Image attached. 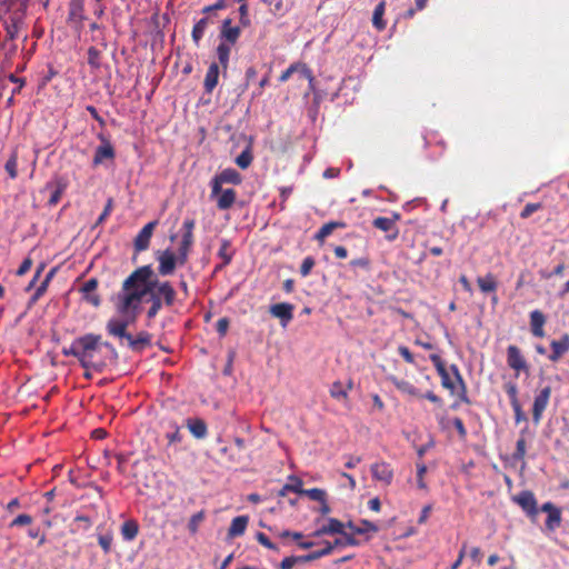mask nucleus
<instances>
[{"mask_svg":"<svg viewBox=\"0 0 569 569\" xmlns=\"http://www.w3.org/2000/svg\"><path fill=\"white\" fill-rule=\"evenodd\" d=\"M343 529L345 523L336 518H329L327 523V531H329L330 535H341L345 531Z\"/></svg>","mask_w":569,"mask_h":569,"instance_id":"nucleus-47","label":"nucleus"},{"mask_svg":"<svg viewBox=\"0 0 569 569\" xmlns=\"http://www.w3.org/2000/svg\"><path fill=\"white\" fill-rule=\"evenodd\" d=\"M187 428L190 433L196 439H204L208 435V427L203 419L200 418H189L186 422Z\"/></svg>","mask_w":569,"mask_h":569,"instance_id":"nucleus-25","label":"nucleus"},{"mask_svg":"<svg viewBox=\"0 0 569 569\" xmlns=\"http://www.w3.org/2000/svg\"><path fill=\"white\" fill-rule=\"evenodd\" d=\"M262 1L269 6V9L273 14H283L286 11L282 0H262Z\"/></svg>","mask_w":569,"mask_h":569,"instance_id":"nucleus-52","label":"nucleus"},{"mask_svg":"<svg viewBox=\"0 0 569 569\" xmlns=\"http://www.w3.org/2000/svg\"><path fill=\"white\" fill-rule=\"evenodd\" d=\"M372 478L383 486H390L393 480V469L386 461L376 462L371 466Z\"/></svg>","mask_w":569,"mask_h":569,"instance_id":"nucleus-15","label":"nucleus"},{"mask_svg":"<svg viewBox=\"0 0 569 569\" xmlns=\"http://www.w3.org/2000/svg\"><path fill=\"white\" fill-rule=\"evenodd\" d=\"M332 551H333V545H331V542H329V541H326V546L322 549L315 550L308 555L300 556L301 563L315 561L317 559H320L325 556L330 555Z\"/></svg>","mask_w":569,"mask_h":569,"instance_id":"nucleus-31","label":"nucleus"},{"mask_svg":"<svg viewBox=\"0 0 569 569\" xmlns=\"http://www.w3.org/2000/svg\"><path fill=\"white\" fill-rule=\"evenodd\" d=\"M194 227H196L194 219L190 218V219H186L183 221V223H182V237H181V241L180 242L193 246V242H194V234H193Z\"/></svg>","mask_w":569,"mask_h":569,"instance_id":"nucleus-33","label":"nucleus"},{"mask_svg":"<svg viewBox=\"0 0 569 569\" xmlns=\"http://www.w3.org/2000/svg\"><path fill=\"white\" fill-rule=\"evenodd\" d=\"M32 523V517L27 513H21L17 516L11 522L10 527H21V526H28Z\"/></svg>","mask_w":569,"mask_h":569,"instance_id":"nucleus-56","label":"nucleus"},{"mask_svg":"<svg viewBox=\"0 0 569 569\" xmlns=\"http://www.w3.org/2000/svg\"><path fill=\"white\" fill-rule=\"evenodd\" d=\"M24 19L26 18L3 16V26L7 39L13 41L19 37V33L24 26Z\"/></svg>","mask_w":569,"mask_h":569,"instance_id":"nucleus-21","label":"nucleus"},{"mask_svg":"<svg viewBox=\"0 0 569 569\" xmlns=\"http://www.w3.org/2000/svg\"><path fill=\"white\" fill-rule=\"evenodd\" d=\"M206 518L204 510H200L191 516L188 522V530L191 535H196L198 532L199 526Z\"/></svg>","mask_w":569,"mask_h":569,"instance_id":"nucleus-43","label":"nucleus"},{"mask_svg":"<svg viewBox=\"0 0 569 569\" xmlns=\"http://www.w3.org/2000/svg\"><path fill=\"white\" fill-rule=\"evenodd\" d=\"M119 315L122 316V319H110L106 325V330L109 336L119 338L121 340L124 339L127 341V337L131 335L127 331L128 326L130 323H133L137 320V318H131L130 313Z\"/></svg>","mask_w":569,"mask_h":569,"instance_id":"nucleus-7","label":"nucleus"},{"mask_svg":"<svg viewBox=\"0 0 569 569\" xmlns=\"http://www.w3.org/2000/svg\"><path fill=\"white\" fill-rule=\"evenodd\" d=\"M166 438H167L169 445L180 442L182 440V436L180 433L179 427L174 426L173 427V431L172 432H168L166 435Z\"/></svg>","mask_w":569,"mask_h":569,"instance_id":"nucleus-62","label":"nucleus"},{"mask_svg":"<svg viewBox=\"0 0 569 569\" xmlns=\"http://www.w3.org/2000/svg\"><path fill=\"white\" fill-rule=\"evenodd\" d=\"M157 226L158 220L150 221L138 232L133 241L134 250L137 252L144 251L149 248L152 233Z\"/></svg>","mask_w":569,"mask_h":569,"instance_id":"nucleus-14","label":"nucleus"},{"mask_svg":"<svg viewBox=\"0 0 569 569\" xmlns=\"http://www.w3.org/2000/svg\"><path fill=\"white\" fill-rule=\"evenodd\" d=\"M213 199H216L217 208L219 210H228L234 204L237 199V192L231 188H221V191L217 193Z\"/></svg>","mask_w":569,"mask_h":569,"instance_id":"nucleus-23","label":"nucleus"},{"mask_svg":"<svg viewBox=\"0 0 569 569\" xmlns=\"http://www.w3.org/2000/svg\"><path fill=\"white\" fill-rule=\"evenodd\" d=\"M98 137L101 143L96 148L92 159L93 167H98L107 160L112 161L116 158V150L110 140L103 134H99Z\"/></svg>","mask_w":569,"mask_h":569,"instance_id":"nucleus-11","label":"nucleus"},{"mask_svg":"<svg viewBox=\"0 0 569 569\" xmlns=\"http://www.w3.org/2000/svg\"><path fill=\"white\" fill-rule=\"evenodd\" d=\"M139 533V525L136 520H127L121 526V535L126 541L133 540Z\"/></svg>","mask_w":569,"mask_h":569,"instance_id":"nucleus-32","label":"nucleus"},{"mask_svg":"<svg viewBox=\"0 0 569 569\" xmlns=\"http://www.w3.org/2000/svg\"><path fill=\"white\" fill-rule=\"evenodd\" d=\"M526 456V440L525 438H519L517 440L516 450L512 455L515 460H523Z\"/></svg>","mask_w":569,"mask_h":569,"instance_id":"nucleus-53","label":"nucleus"},{"mask_svg":"<svg viewBox=\"0 0 569 569\" xmlns=\"http://www.w3.org/2000/svg\"><path fill=\"white\" fill-rule=\"evenodd\" d=\"M352 388V383L349 382L348 387L345 388L342 382L335 381L330 387V396L337 400L346 399L348 397V390Z\"/></svg>","mask_w":569,"mask_h":569,"instance_id":"nucleus-39","label":"nucleus"},{"mask_svg":"<svg viewBox=\"0 0 569 569\" xmlns=\"http://www.w3.org/2000/svg\"><path fill=\"white\" fill-rule=\"evenodd\" d=\"M112 210H113V199L109 198L107 200L103 211L101 212V214L99 216V218L96 221V226L103 223L107 220V218L110 216Z\"/></svg>","mask_w":569,"mask_h":569,"instance_id":"nucleus-54","label":"nucleus"},{"mask_svg":"<svg viewBox=\"0 0 569 569\" xmlns=\"http://www.w3.org/2000/svg\"><path fill=\"white\" fill-rule=\"evenodd\" d=\"M157 261L159 263L158 273L162 277L173 274L177 266H179V258L169 248L157 252Z\"/></svg>","mask_w":569,"mask_h":569,"instance_id":"nucleus-8","label":"nucleus"},{"mask_svg":"<svg viewBox=\"0 0 569 569\" xmlns=\"http://www.w3.org/2000/svg\"><path fill=\"white\" fill-rule=\"evenodd\" d=\"M542 208V204L537 202V203H527L525 206V208L522 209V211L520 212V218L522 219H527L529 218L533 212L540 210Z\"/></svg>","mask_w":569,"mask_h":569,"instance_id":"nucleus-58","label":"nucleus"},{"mask_svg":"<svg viewBox=\"0 0 569 569\" xmlns=\"http://www.w3.org/2000/svg\"><path fill=\"white\" fill-rule=\"evenodd\" d=\"M541 511L547 512L546 528L549 531H555L561 523V510L552 502H546L541 506Z\"/></svg>","mask_w":569,"mask_h":569,"instance_id":"nucleus-19","label":"nucleus"},{"mask_svg":"<svg viewBox=\"0 0 569 569\" xmlns=\"http://www.w3.org/2000/svg\"><path fill=\"white\" fill-rule=\"evenodd\" d=\"M99 286V281L97 278H90L79 288V292L81 293V298L87 303L92 307L98 308L101 305V298L97 293V289Z\"/></svg>","mask_w":569,"mask_h":569,"instance_id":"nucleus-13","label":"nucleus"},{"mask_svg":"<svg viewBox=\"0 0 569 569\" xmlns=\"http://www.w3.org/2000/svg\"><path fill=\"white\" fill-rule=\"evenodd\" d=\"M302 480L298 477H290V483H286L280 490L279 495L284 496L287 491H293L299 495H302Z\"/></svg>","mask_w":569,"mask_h":569,"instance_id":"nucleus-41","label":"nucleus"},{"mask_svg":"<svg viewBox=\"0 0 569 569\" xmlns=\"http://www.w3.org/2000/svg\"><path fill=\"white\" fill-rule=\"evenodd\" d=\"M429 359L433 363L438 375L441 378V386L449 390L451 395H456L460 402L470 403V399L467 393V386L459 371V368L456 365L450 366V370L455 377V380H452L443 360L439 355L432 353L429 356Z\"/></svg>","mask_w":569,"mask_h":569,"instance_id":"nucleus-3","label":"nucleus"},{"mask_svg":"<svg viewBox=\"0 0 569 569\" xmlns=\"http://www.w3.org/2000/svg\"><path fill=\"white\" fill-rule=\"evenodd\" d=\"M88 64L94 70H98L101 67V51L96 47H90L88 49Z\"/></svg>","mask_w":569,"mask_h":569,"instance_id":"nucleus-44","label":"nucleus"},{"mask_svg":"<svg viewBox=\"0 0 569 569\" xmlns=\"http://www.w3.org/2000/svg\"><path fill=\"white\" fill-rule=\"evenodd\" d=\"M127 346L136 352H141L151 346V335L148 331H140L136 337H127Z\"/></svg>","mask_w":569,"mask_h":569,"instance_id":"nucleus-22","label":"nucleus"},{"mask_svg":"<svg viewBox=\"0 0 569 569\" xmlns=\"http://www.w3.org/2000/svg\"><path fill=\"white\" fill-rule=\"evenodd\" d=\"M239 13H240V19H239L240 24L242 27L250 26V19H249V16H248V6L246 3H242L239 7Z\"/></svg>","mask_w":569,"mask_h":569,"instance_id":"nucleus-63","label":"nucleus"},{"mask_svg":"<svg viewBox=\"0 0 569 569\" xmlns=\"http://www.w3.org/2000/svg\"><path fill=\"white\" fill-rule=\"evenodd\" d=\"M256 539L260 545H262L267 549L279 551L278 547L273 542H271V540L263 532H257Z\"/></svg>","mask_w":569,"mask_h":569,"instance_id":"nucleus-59","label":"nucleus"},{"mask_svg":"<svg viewBox=\"0 0 569 569\" xmlns=\"http://www.w3.org/2000/svg\"><path fill=\"white\" fill-rule=\"evenodd\" d=\"M241 30L238 26H232V20L230 18H226L222 21L220 29V42L229 43L234 46L240 37Z\"/></svg>","mask_w":569,"mask_h":569,"instance_id":"nucleus-16","label":"nucleus"},{"mask_svg":"<svg viewBox=\"0 0 569 569\" xmlns=\"http://www.w3.org/2000/svg\"><path fill=\"white\" fill-rule=\"evenodd\" d=\"M545 323H546V316L540 310H533L530 312V331L532 336L537 338H543L545 332Z\"/></svg>","mask_w":569,"mask_h":569,"instance_id":"nucleus-24","label":"nucleus"},{"mask_svg":"<svg viewBox=\"0 0 569 569\" xmlns=\"http://www.w3.org/2000/svg\"><path fill=\"white\" fill-rule=\"evenodd\" d=\"M506 361L508 367L515 371L516 378L521 373H530V365L527 361L522 350L516 345H509L506 349Z\"/></svg>","mask_w":569,"mask_h":569,"instance_id":"nucleus-4","label":"nucleus"},{"mask_svg":"<svg viewBox=\"0 0 569 569\" xmlns=\"http://www.w3.org/2000/svg\"><path fill=\"white\" fill-rule=\"evenodd\" d=\"M551 353L548 359L551 362L559 361L569 351V335L563 333L558 340L550 342Z\"/></svg>","mask_w":569,"mask_h":569,"instance_id":"nucleus-17","label":"nucleus"},{"mask_svg":"<svg viewBox=\"0 0 569 569\" xmlns=\"http://www.w3.org/2000/svg\"><path fill=\"white\" fill-rule=\"evenodd\" d=\"M302 495L307 496L311 500L319 501V502L327 499V492L320 488L305 489L302 491Z\"/></svg>","mask_w":569,"mask_h":569,"instance_id":"nucleus-46","label":"nucleus"},{"mask_svg":"<svg viewBox=\"0 0 569 569\" xmlns=\"http://www.w3.org/2000/svg\"><path fill=\"white\" fill-rule=\"evenodd\" d=\"M219 79V66L212 62L206 73L203 87L207 93H211L218 84Z\"/></svg>","mask_w":569,"mask_h":569,"instance_id":"nucleus-27","label":"nucleus"},{"mask_svg":"<svg viewBox=\"0 0 569 569\" xmlns=\"http://www.w3.org/2000/svg\"><path fill=\"white\" fill-rule=\"evenodd\" d=\"M232 47L233 46L223 42H220L217 47V57L223 70H227L229 66V59Z\"/></svg>","mask_w":569,"mask_h":569,"instance_id":"nucleus-36","label":"nucleus"},{"mask_svg":"<svg viewBox=\"0 0 569 569\" xmlns=\"http://www.w3.org/2000/svg\"><path fill=\"white\" fill-rule=\"evenodd\" d=\"M28 2V0H3L2 7L4 9V16L26 18Z\"/></svg>","mask_w":569,"mask_h":569,"instance_id":"nucleus-18","label":"nucleus"},{"mask_svg":"<svg viewBox=\"0 0 569 569\" xmlns=\"http://www.w3.org/2000/svg\"><path fill=\"white\" fill-rule=\"evenodd\" d=\"M551 392V387L546 386L535 396L532 405V420L536 425H539L541 421L542 415L549 405Z\"/></svg>","mask_w":569,"mask_h":569,"instance_id":"nucleus-10","label":"nucleus"},{"mask_svg":"<svg viewBox=\"0 0 569 569\" xmlns=\"http://www.w3.org/2000/svg\"><path fill=\"white\" fill-rule=\"evenodd\" d=\"M506 393L508 395L510 399V405H516L519 402L518 399V387L513 382H507L503 386Z\"/></svg>","mask_w":569,"mask_h":569,"instance_id":"nucleus-50","label":"nucleus"},{"mask_svg":"<svg viewBox=\"0 0 569 569\" xmlns=\"http://www.w3.org/2000/svg\"><path fill=\"white\" fill-rule=\"evenodd\" d=\"M401 218L400 213L393 212L392 217H377L372 221V226L383 232L387 233L386 238L389 241H393L397 239L399 234V229L397 227V221Z\"/></svg>","mask_w":569,"mask_h":569,"instance_id":"nucleus-9","label":"nucleus"},{"mask_svg":"<svg viewBox=\"0 0 569 569\" xmlns=\"http://www.w3.org/2000/svg\"><path fill=\"white\" fill-rule=\"evenodd\" d=\"M293 305L289 302H280L270 307V313L280 319L282 326H287L293 318Z\"/></svg>","mask_w":569,"mask_h":569,"instance_id":"nucleus-20","label":"nucleus"},{"mask_svg":"<svg viewBox=\"0 0 569 569\" xmlns=\"http://www.w3.org/2000/svg\"><path fill=\"white\" fill-rule=\"evenodd\" d=\"M153 276L151 266L147 264L137 268L124 279L114 298L118 313H130L131 318H138L143 298L150 297Z\"/></svg>","mask_w":569,"mask_h":569,"instance_id":"nucleus-1","label":"nucleus"},{"mask_svg":"<svg viewBox=\"0 0 569 569\" xmlns=\"http://www.w3.org/2000/svg\"><path fill=\"white\" fill-rule=\"evenodd\" d=\"M316 261L312 257L308 256L303 259L301 267H300V274L302 277H307L312 268L315 267Z\"/></svg>","mask_w":569,"mask_h":569,"instance_id":"nucleus-57","label":"nucleus"},{"mask_svg":"<svg viewBox=\"0 0 569 569\" xmlns=\"http://www.w3.org/2000/svg\"><path fill=\"white\" fill-rule=\"evenodd\" d=\"M566 269V266L563 262L558 263L551 272H541V277L545 279H550L552 277L562 276L563 271Z\"/></svg>","mask_w":569,"mask_h":569,"instance_id":"nucleus-61","label":"nucleus"},{"mask_svg":"<svg viewBox=\"0 0 569 569\" xmlns=\"http://www.w3.org/2000/svg\"><path fill=\"white\" fill-rule=\"evenodd\" d=\"M218 256L222 260V266H228L231 263L233 258V251L231 250V242L228 239L221 240L220 248L218 250Z\"/></svg>","mask_w":569,"mask_h":569,"instance_id":"nucleus-37","label":"nucleus"},{"mask_svg":"<svg viewBox=\"0 0 569 569\" xmlns=\"http://www.w3.org/2000/svg\"><path fill=\"white\" fill-rule=\"evenodd\" d=\"M297 72L308 80L310 88L313 87L315 76L312 70L306 63L297 62Z\"/></svg>","mask_w":569,"mask_h":569,"instance_id":"nucleus-48","label":"nucleus"},{"mask_svg":"<svg viewBox=\"0 0 569 569\" xmlns=\"http://www.w3.org/2000/svg\"><path fill=\"white\" fill-rule=\"evenodd\" d=\"M69 18L71 20H77V21H83L86 19L84 1L83 0H70Z\"/></svg>","mask_w":569,"mask_h":569,"instance_id":"nucleus-29","label":"nucleus"},{"mask_svg":"<svg viewBox=\"0 0 569 569\" xmlns=\"http://www.w3.org/2000/svg\"><path fill=\"white\" fill-rule=\"evenodd\" d=\"M112 540H113V537L111 533L100 535L98 537V542H99L100 547L102 548V550L104 551V553L110 552Z\"/></svg>","mask_w":569,"mask_h":569,"instance_id":"nucleus-55","label":"nucleus"},{"mask_svg":"<svg viewBox=\"0 0 569 569\" xmlns=\"http://www.w3.org/2000/svg\"><path fill=\"white\" fill-rule=\"evenodd\" d=\"M191 248V244L180 242L177 253V257L179 258V266H184L187 263Z\"/></svg>","mask_w":569,"mask_h":569,"instance_id":"nucleus-49","label":"nucleus"},{"mask_svg":"<svg viewBox=\"0 0 569 569\" xmlns=\"http://www.w3.org/2000/svg\"><path fill=\"white\" fill-rule=\"evenodd\" d=\"M301 562L300 556H290L282 559V561L279 565L280 569H292V567Z\"/></svg>","mask_w":569,"mask_h":569,"instance_id":"nucleus-60","label":"nucleus"},{"mask_svg":"<svg viewBox=\"0 0 569 569\" xmlns=\"http://www.w3.org/2000/svg\"><path fill=\"white\" fill-rule=\"evenodd\" d=\"M347 224L343 221H330L325 223L316 233V240L323 241L327 237H329L332 231L337 228H346Z\"/></svg>","mask_w":569,"mask_h":569,"instance_id":"nucleus-30","label":"nucleus"},{"mask_svg":"<svg viewBox=\"0 0 569 569\" xmlns=\"http://www.w3.org/2000/svg\"><path fill=\"white\" fill-rule=\"evenodd\" d=\"M242 182L241 174L233 168H227L221 172L217 173L210 181L211 192L210 198H214L217 193L221 191L223 184L238 186Z\"/></svg>","mask_w":569,"mask_h":569,"instance_id":"nucleus-6","label":"nucleus"},{"mask_svg":"<svg viewBox=\"0 0 569 569\" xmlns=\"http://www.w3.org/2000/svg\"><path fill=\"white\" fill-rule=\"evenodd\" d=\"M248 516H238L233 518L228 529V536L231 538L242 536L248 526Z\"/></svg>","mask_w":569,"mask_h":569,"instance_id":"nucleus-28","label":"nucleus"},{"mask_svg":"<svg viewBox=\"0 0 569 569\" xmlns=\"http://www.w3.org/2000/svg\"><path fill=\"white\" fill-rule=\"evenodd\" d=\"M212 22H213V20L211 18V16H207V17L201 18L199 21H197L194 23L192 31H191V38L197 47L200 44V41L203 38L208 26Z\"/></svg>","mask_w":569,"mask_h":569,"instance_id":"nucleus-26","label":"nucleus"},{"mask_svg":"<svg viewBox=\"0 0 569 569\" xmlns=\"http://www.w3.org/2000/svg\"><path fill=\"white\" fill-rule=\"evenodd\" d=\"M6 171L10 176L11 179H16L18 176V154L17 151H13L10 158L6 162Z\"/></svg>","mask_w":569,"mask_h":569,"instance_id":"nucleus-45","label":"nucleus"},{"mask_svg":"<svg viewBox=\"0 0 569 569\" xmlns=\"http://www.w3.org/2000/svg\"><path fill=\"white\" fill-rule=\"evenodd\" d=\"M512 501L516 502L529 517L537 516V499L532 491L522 490L517 496L512 497Z\"/></svg>","mask_w":569,"mask_h":569,"instance_id":"nucleus-12","label":"nucleus"},{"mask_svg":"<svg viewBox=\"0 0 569 569\" xmlns=\"http://www.w3.org/2000/svg\"><path fill=\"white\" fill-rule=\"evenodd\" d=\"M452 423H453L460 439H462V440L466 439L467 429H466L462 420L460 418L456 417V418H453Z\"/></svg>","mask_w":569,"mask_h":569,"instance_id":"nucleus-64","label":"nucleus"},{"mask_svg":"<svg viewBox=\"0 0 569 569\" xmlns=\"http://www.w3.org/2000/svg\"><path fill=\"white\" fill-rule=\"evenodd\" d=\"M356 535H363L367 532H378L379 528L369 520H361L360 526H355L351 521L346 525Z\"/></svg>","mask_w":569,"mask_h":569,"instance_id":"nucleus-35","label":"nucleus"},{"mask_svg":"<svg viewBox=\"0 0 569 569\" xmlns=\"http://www.w3.org/2000/svg\"><path fill=\"white\" fill-rule=\"evenodd\" d=\"M385 7H386V2L385 1H381L379 2L376 8H375V11H373V16H372V24L373 27L378 30V31H382L385 28H386V22L385 20L382 19L383 14H385Z\"/></svg>","mask_w":569,"mask_h":569,"instance_id":"nucleus-38","label":"nucleus"},{"mask_svg":"<svg viewBox=\"0 0 569 569\" xmlns=\"http://www.w3.org/2000/svg\"><path fill=\"white\" fill-rule=\"evenodd\" d=\"M64 357H74L84 369L101 372L107 366V356L102 352L100 335L87 333L76 338L69 347H63Z\"/></svg>","mask_w":569,"mask_h":569,"instance_id":"nucleus-2","label":"nucleus"},{"mask_svg":"<svg viewBox=\"0 0 569 569\" xmlns=\"http://www.w3.org/2000/svg\"><path fill=\"white\" fill-rule=\"evenodd\" d=\"M253 156L251 148L247 147L234 160L236 164L241 169H247L252 163Z\"/></svg>","mask_w":569,"mask_h":569,"instance_id":"nucleus-42","label":"nucleus"},{"mask_svg":"<svg viewBox=\"0 0 569 569\" xmlns=\"http://www.w3.org/2000/svg\"><path fill=\"white\" fill-rule=\"evenodd\" d=\"M393 385L399 391H401L403 393H407V395L413 396V397L420 396V392L418 391V389L411 382H409L407 380L393 379Z\"/></svg>","mask_w":569,"mask_h":569,"instance_id":"nucleus-40","label":"nucleus"},{"mask_svg":"<svg viewBox=\"0 0 569 569\" xmlns=\"http://www.w3.org/2000/svg\"><path fill=\"white\" fill-rule=\"evenodd\" d=\"M151 287L150 298L158 297V299L163 301L167 308L174 305L177 291L169 281H161L158 277L153 276Z\"/></svg>","mask_w":569,"mask_h":569,"instance_id":"nucleus-5","label":"nucleus"},{"mask_svg":"<svg viewBox=\"0 0 569 569\" xmlns=\"http://www.w3.org/2000/svg\"><path fill=\"white\" fill-rule=\"evenodd\" d=\"M426 473H427V466L422 462L417 463V486L419 489H422V490L427 489V485L423 480Z\"/></svg>","mask_w":569,"mask_h":569,"instance_id":"nucleus-51","label":"nucleus"},{"mask_svg":"<svg viewBox=\"0 0 569 569\" xmlns=\"http://www.w3.org/2000/svg\"><path fill=\"white\" fill-rule=\"evenodd\" d=\"M477 283L482 292H495L498 287L495 276L490 272L485 277H479Z\"/></svg>","mask_w":569,"mask_h":569,"instance_id":"nucleus-34","label":"nucleus"}]
</instances>
